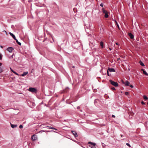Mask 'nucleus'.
<instances>
[{
    "label": "nucleus",
    "mask_w": 148,
    "mask_h": 148,
    "mask_svg": "<svg viewBox=\"0 0 148 148\" xmlns=\"http://www.w3.org/2000/svg\"><path fill=\"white\" fill-rule=\"evenodd\" d=\"M102 12L103 14H104V17L106 18H107L108 17V13L107 11L105 10L104 8H102Z\"/></svg>",
    "instance_id": "f257e3e1"
},
{
    "label": "nucleus",
    "mask_w": 148,
    "mask_h": 148,
    "mask_svg": "<svg viewBox=\"0 0 148 148\" xmlns=\"http://www.w3.org/2000/svg\"><path fill=\"white\" fill-rule=\"evenodd\" d=\"M28 90L31 92L33 93H36L37 92L36 88L32 87L29 88Z\"/></svg>",
    "instance_id": "f03ea898"
},
{
    "label": "nucleus",
    "mask_w": 148,
    "mask_h": 148,
    "mask_svg": "<svg viewBox=\"0 0 148 148\" xmlns=\"http://www.w3.org/2000/svg\"><path fill=\"white\" fill-rule=\"evenodd\" d=\"M109 81L111 84L115 87H117L118 85V83L116 82L113 81L111 80H110Z\"/></svg>",
    "instance_id": "7ed1b4c3"
},
{
    "label": "nucleus",
    "mask_w": 148,
    "mask_h": 148,
    "mask_svg": "<svg viewBox=\"0 0 148 148\" xmlns=\"http://www.w3.org/2000/svg\"><path fill=\"white\" fill-rule=\"evenodd\" d=\"M36 136L35 134L33 135L31 137V139L33 140H36L37 139Z\"/></svg>",
    "instance_id": "20e7f679"
},
{
    "label": "nucleus",
    "mask_w": 148,
    "mask_h": 148,
    "mask_svg": "<svg viewBox=\"0 0 148 148\" xmlns=\"http://www.w3.org/2000/svg\"><path fill=\"white\" fill-rule=\"evenodd\" d=\"M71 132L75 137H77V134L75 131H72Z\"/></svg>",
    "instance_id": "39448f33"
},
{
    "label": "nucleus",
    "mask_w": 148,
    "mask_h": 148,
    "mask_svg": "<svg viewBox=\"0 0 148 148\" xmlns=\"http://www.w3.org/2000/svg\"><path fill=\"white\" fill-rule=\"evenodd\" d=\"M122 83L123 84H124L125 86H128L130 84V82L128 81H127L125 82L123 80H122Z\"/></svg>",
    "instance_id": "423d86ee"
},
{
    "label": "nucleus",
    "mask_w": 148,
    "mask_h": 148,
    "mask_svg": "<svg viewBox=\"0 0 148 148\" xmlns=\"http://www.w3.org/2000/svg\"><path fill=\"white\" fill-rule=\"evenodd\" d=\"M13 49V48L12 47H9L7 49V50L10 52H12Z\"/></svg>",
    "instance_id": "0eeeda50"
},
{
    "label": "nucleus",
    "mask_w": 148,
    "mask_h": 148,
    "mask_svg": "<svg viewBox=\"0 0 148 148\" xmlns=\"http://www.w3.org/2000/svg\"><path fill=\"white\" fill-rule=\"evenodd\" d=\"M129 36L130 37V38L132 39L134 38V35L131 33H128Z\"/></svg>",
    "instance_id": "6e6552de"
},
{
    "label": "nucleus",
    "mask_w": 148,
    "mask_h": 148,
    "mask_svg": "<svg viewBox=\"0 0 148 148\" xmlns=\"http://www.w3.org/2000/svg\"><path fill=\"white\" fill-rule=\"evenodd\" d=\"M141 71H143V73L144 74L147 76H148V74L146 72V71L143 69H141Z\"/></svg>",
    "instance_id": "1a4fd4ad"
},
{
    "label": "nucleus",
    "mask_w": 148,
    "mask_h": 148,
    "mask_svg": "<svg viewBox=\"0 0 148 148\" xmlns=\"http://www.w3.org/2000/svg\"><path fill=\"white\" fill-rule=\"evenodd\" d=\"M9 34L14 40H16L15 36L13 34L11 33V32H10Z\"/></svg>",
    "instance_id": "9d476101"
},
{
    "label": "nucleus",
    "mask_w": 148,
    "mask_h": 148,
    "mask_svg": "<svg viewBox=\"0 0 148 148\" xmlns=\"http://www.w3.org/2000/svg\"><path fill=\"white\" fill-rule=\"evenodd\" d=\"M108 70L110 72H114L115 71V70L113 68H109Z\"/></svg>",
    "instance_id": "9b49d317"
},
{
    "label": "nucleus",
    "mask_w": 148,
    "mask_h": 148,
    "mask_svg": "<svg viewBox=\"0 0 148 148\" xmlns=\"http://www.w3.org/2000/svg\"><path fill=\"white\" fill-rule=\"evenodd\" d=\"M28 72H24L23 74H22L21 75L22 76H24L26 75L27 74Z\"/></svg>",
    "instance_id": "f8f14e48"
},
{
    "label": "nucleus",
    "mask_w": 148,
    "mask_h": 148,
    "mask_svg": "<svg viewBox=\"0 0 148 148\" xmlns=\"http://www.w3.org/2000/svg\"><path fill=\"white\" fill-rule=\"evenodd\" d=\"M11 127L12 128H14L16 127L17 126V125H13L11 124Z\"/></svg>",
    "instance_id": "ddd939ff"
},
{
    "label": "nucleus",
    "mask_w": 148,
    "mask_h": 148,
    "mask_svg": "<svg viewBox=\"0 0 148 148\" xmlns=\"http://www.w3.org/2000/svg\"><path fill=\"white\" fill-rule=\"evenodd\" d=\"M46 127H48L49 128V129H54L56 130H57V129L53 127H50V126H46Z\"/></svg>",
    "instance_id": "4468645a"
},
{
    "label": "nucleus",
    "mask_w": 148,
    "mask_h": 148,
    "mask_svg": "<svg viewBox=\"0 0 148 148\" xmlns=\"http://www.w3.org/2000/svg\"><path fill=\"white\" fill-rule=\"evenodd\" d=\"M88 144H89L91 145H92H92L95 146V145H96L95 143H93L92 142H88Z\"/></svg>",
    "instance_id": "2eb2a0df"
},
{
    "label": "nucleus",
    "mask_w": 148,
    "mask_h": 148,
    "mask_svg": "<svg viewBox=\"0 0 148 148\" xmlns=\"http://www.w3.org/2000/svg\"><path fill=\"white\" fill-rule=\"evenodd\" d=\"M100 45L101 47V48H103L104 47V46H103V42L101 41L100 42Z\"/></svg>",
    "instance_id": "dca6fc26"
},
{
    "label": "nucleus",
    "mask_w": 148,
    "mask_h": 148,
    "mask_svg": "<svg viewBox=\"0 0 148 148\" xmlns=\"http://www.w3.org/2000/svg\"><path fill=\"white\" fill-rule=\"evenodd\" d=\"M3 71V67H0V73L2 72Z\"/></svg>",
    "instance_id": "f3484780"
},
{
    "label": "nucleus",
    "mask_w": 148,
    "mask_h": 148,
    "mask_svg": "<svg viewBox=\"0 0 148 148\" xmlns=\"http://www.w3.org/2000/svg\"><path fill=\"white\" fill-rule=\"evenodd\" d=\"M16 41V42H17V43L18 45H19L21 46V42H19L18 40H17V39H16V40H15Z\"/></svg>",
    "instance_id": "a211bd4d"
},
{
    "label": "nucleus",
    "mask_w": 148,
    "mask_h": 148,
    "mask_svg": "<svg viewBox=\"0 0 148 148\" xmlns=\"http://www.w3.org/2000/svg\"><path fill=\"white\" fill-rule=\"evenodd\" d=\"M139 63L140 64V65L142 66H145L144 63H143L141 61H140L139 62Z\"/></svg>",
    "instance_id": "6ab92c4d"
},
{
    "label": "nucleus",
    "mask_w": 148,
    "mask_h": 148,
    "mask_svg": "<svg viewBox=\"0 0 148 148\" xmlns=\"http://www.w3.org/2000/svg\"><path fill=\"white\" fill-rule=\"evenodd\" d=\"M143 97L144 99L145 100H147L148 99V97L146 96L145 95H144L143 96Z\"/></svg>",
    "instance_id": "aec40b11"
},
{
    "label": "nucleus",
    "mask_w": 148,
    "mask_h": 148,
    "mask_svg": "<svg viewBox=\"0 0 148 148\" xmlns=\"http://www.w3.org/2000/svg\"><path fill=\"white\" fill-rule=\"evenodd\" d=\"M134 115V113L133 112H131L130 115H131L132 116H133Z\"/></svg>",
    "instance_id": "412c9836"
},
{
    "label": "nucleus",
    "mask_w": 148,
    "mask_h": 148,
    "mask_svg": "<svg viewBox=\"0 0 148 148\" xmlns=\"http://www.w3.org/2000/svg\"><path fill=\"white\" fill-rule=\"evenodd\" d=\"M90 147H91V148H96V147H95V146L94 145H90Z\"/></svg>",
    "instance_id": "4be33fe9"
},
{
    "label": "nucleus",
    "mask_w": 148,
    "mask_h": 148,
    "mask_svg": "<svg viewBox=\"0 0 148 148\" xmlns=\"http://www.w3.org/2000/svg\"><path fill=\"white\" fill-rule=\"evenodd\" d=\"M2 54L0 53V60H1L2 59Z\"/></svg>",
    "instance_id": "5701e85b"
},
{
    "label": "nucleus",
    "mask_w": 148,
    "mask_h": 148,
    "mask_svg": "<svg viewBox=\"0 0 148 148\" xmlns=\"http://www.w3.org/2000/svg\"><path fill=\"white\" fill-rule=\"evenodd\" d=\"M19 127L20 128H22L23 127V126L22 125H21L19 126Z\"/></svg>",
    "instance_id": "b1692460"
},
{
    "label": "nucleus",
    "mask_w": 148,
    "mask_h": 148,
    "mask_svg": "<svg viewBox=\"0 0 148 148\" xmlns=\"http://www.w3.org/2000/svg\"><path fill=\"white\" fill-rule=\"evenodd\" d=\"M125 94L126 95H128L129 94V92H125Z\"/></svg>",
    "instance_id": "393cba45"
},
{
    "label": "nucleus",
    "mask_w": 148,
    "mask_h": 148,
    "mask_svg": "<svg viewBox=\"0 0 148 148\" xmlns=\"http://www.w3.org/2000/svg\"><path fill=\"white\" fill-rule=\"evenodd\" d=\"M126 145L127 146H128L129 147H131V146H130V144H129L128 143H127L126 144Z\"/></svg>",
    "instance_id": "a878e982"
},
{
    "label": "nucleus",
    "mask_w": 148,
    "mask_h": 148,
    "mask_svg": "<svg viewBox=\"0 0 148 148\" xmlns=\"http://www.w3.org/2000/svg\"><path fill=\"white\" fill-rule=\"evenodd\" d=\"M13 73H14V74H16V75H19L18 73H17L16 72H15V71H14V72H13Z\"/></svg>",
    "instance_id": "bb28decb"
},
{
    "label": "nucleus",
    "mask_w": 148,
    "mask_h": 148,
    "mask_svg": "<svg viewBox=\"0 0 148 148\" xmlns=\"http://www.w3.org/2000/svg\"><path fill=\"white\" fill-rule=\"evenodd\" d=\"M111 89L112 90H115V88L114 87H112L111 88Z\"/></svg>",
    "instance_id": "cd10ccee"
},
{
    "label": "nucleus",
    "mask_w": 148,
    "mask_h": 148,
    "mask_svg": "<svg viewBox=\"0 0 148 148\" xmlns=\"http://www.w3.org/2000/svg\"><path fill=\"white\" fill-rule=\"evenodd\" d=\"M100 6L102 7H103V3H101L100 4Z\"/></svg>",
    "instance_id": "c85d7f7f"
},
{
    "label": "nucleus",
    "mask_w": 148,
    "mask_h": 148,
    "mask_svg": "<svg viewBox=\"0 0 148 148\" xmlns=\"http://www.w3.org/2000/svg\"><path fill=\"white\" fill-rule=\"evenodd\" d=\"M141 103L142 104H145V103L143 101H142L141 102Z\"/></svg>",
    "instance_id": "c756f323"
},
{
    "label": "nucleus",
    "mask_w": 148,
    "mask_h": 148,
    "mask_svg": "<svg viewBox=\"0 0 148 148\" xmlns=\"http://www.w3.org/2000/svg\"><path fill=\"white\" fill-rule=\"evenodd\" d=\"M10 69L11 70V71L13 73V72H14V71L10 67Z\"/></svg>",
    "instance_id": "7c9ffc66"
},
{
    "label": "nucleus",
    "mask_w": 148,
    "mask_h": 148,
    "mask_svg": "<svg viewBox=\"0 0 148 148\" xmlns=\"http://www.w3.org/2000/svg\"><path fill=\"white\" fill-rule=\"evenodd\" d=\"M45 125L44 124H42L40 125V126L41 127H43V126Z\"/></svg>",
    "instance_id": "2f4dec72"
},
{
    "label": "nucleus",
    "mask_w": 148,
    "mask_h": 148,
    "mask_svg": "<svg viewBox=\"0 0 148 148\" xmlns=\"http://www.w3.org/2000/svg\"><path fill=\"white\" fill-rule=\"evenodd\" d=\"M129 117L130 119H132V116H131V115H129Z\"/></svg>",
    "instance_id": "473e14b6"
},
{
    "label": "nucleus",
    "mask_w": 148,
    "mask_h": 148,
    "mask_svg": "<svg viewBox=\"0 0 148 148\" xmlns=\"http://www.w3.org/2000/svg\"><path fill=\"white\" fill-rule=\"evenodd\" d=\"M130 86L132 88H133V86L132 85H130Z\"/></svg>",
    "instance_id": "72a5a7b5"
},
{
    "label": "nucleus",
    "mask_w": 148,
    "mask_h": 148,
    "mask_svg": "<svg viewBox=\"0 0 148 148\" xmlns=\"http://www.w3.org/2000/svg\"><path fill=\"white\" fill-rule=\"evenodd\" d=\"M115 23L117 25H118V23L117 22V21H115Z\"/></svg>",
    "instance_id": "f704fd0d"
},
{
    "label": "nucleus",
    "mask_w": 148,
    "mask_h": 148,
    "mask_svg": "<svg viewBox=\"0 0 148 148\" xmlns=\"http://www.w3.org/2000/svg\"><path fill=\"white\" fill-rule=\"evenodd\" d=\"M107 74H108V76H109L110 75H109V73H108V71H107Z\"/></svg>",
    "instance_id": "c9c22d12"
},
{
    "label": "nucleus",
    "mask_w": 148,
    "mask_h": 148,
    "mask_svg": "<svg viewBox=\"0 0 148 148\" xmlns=\"http://www.w3.org/2000/svg\"><path fill=\"white\" fill-rule=\"evenodd\" d=\"M112 117L113 118H115V116L114 115H112Z\"/></svg>",
    "instance_id": "e433bc0d"
},
{
    "label": "nucleus",
    "mask_w": 148,
    "mask_h": 148,
    "mask_svg": "<svg viewBox=\"0 0 148 148\" xmlns=\"http://www.w3.org/2000/svg\"><path fill=\"white\" fill-rule=\"evenodd\" d=\"M2 65V63L1 62H0V66H1Z\"/></svg>",
    "instance_id": "4c0bfd02"
},
{
    "label": "nucleus",
    "mask_w": 148,
    "mask_h": 148,
    "mask_svg": "<svg viewBox=\"0 0 148 148\" xmlns=\"http://www.w3.org/2000/svg\"><path fill=\"white\" fill-rule=\"evenodd\" d=\"M3 32H5L6 33V34H7V32H6L4 30V31H3Z\"/></svg>",
    "instance_id": "58836bf2"
},
{
    "label": "nucleus",
    "mask_w": 148,
    "mask_h": 148,
    "mask_svg": "<svg viewBox=\"0 0 148 148\" xmlns=\"http://www.w3.org/2000/svg\"><path fill=\"white\" fill-rule=\"evenodd\" d=\"M0 47H1V48H3V46H0Z\"/></svg>",
    "instance_id": "ea45409f"
},
{
    "label": "nucleus",
    "mask_w": 148,
    "mask_h": 148,
    "mask_svg": "<svg viewBox=\"0 0 148 148\" xmlns=\"http://www.w3.org/2000/svg\"><path fill=\"white\" fill-rule=\"evenodd\" d=\"M117 27H118L119 29V25H117Z\"/></svg>",
    "instance_id": "a19ab883"
},
{
    "label": "nucleus",
    "mask_w": 148,
    "mask_h": 148,
    "mask_svg": "<svg viewBox=\"0 0 148 148\" xmlns=\"http://www.w3.org/2000/svg\"><path fill=\"white\" fill-rule=\"evenodd\" d=\"M116 44L117 45H119V44H118V43L117 42H116Z\"/></svg>",
    "instance_id": "79ce46f5"
},
{
    "label": "nucleus",
    "mask_w": 148,
    "mask_h": 148,
    "mask_svg": "<svg viewBox=\"0 0 148 148\" xmlns=\"http://www.w3.org/2000/svg\"><path fill=\"white\" fill-rule=\"evenodd\" d=\"M109 49L110 50H111L112 49L111 48H109Z\"/></svg>",
    "instance_id": "37998d69"
},
{
    "label": "nucleus",
    "mask_w": 148,
    "mask_h": 148,
    "mask_svg": "<svg viewBox=\"0 0 148 148\" xmlns=\"http://www.w3.org/2000/svg\"><path fill=\"white\" fill-rule=\"evenodd\" d=\"M13 54L11 56V57H12L13 58Z\"/></svg>",
    "instance_id": "c03bdc74"
},
{
    "label": "nucleus",
    "mask_w": 148,
    "mask_h": 148,
    "mask_svg": "<svg viewBox=\"0 0 148 148\" xmlns=\"http://www.w3.org/2000/svg\"><path fill=\"white\" fill-rule=\"evenodd\" d=\"M79 108V107H77V109H78V108Z\"/></svg>",
    "instance_id": "a18cd8bd"
}]
</instances>
